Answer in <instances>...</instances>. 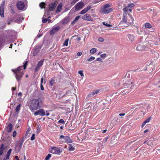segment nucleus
I'll use <instances>...</instances> for the list:
<instances>
[{"instance_id":"obj_33","label":"nucleus","mask_w":160,"mask_h":160,"mask_svg":"<svg viewBox=\"0 0 160 160\" xmlns=\"http://www.w3.org/2000/svg\"><path fill=\"white\" fill-rule=\"evenodd\" d=\"M21 105V104H19L18 105V106L16 107L15 108V111L16 112H18L20 109Z\"/></svg>"},{"instance_id":"obj_24","label":"nucleus","mask_w":160,"mask_h":160,"mask_svg":"<svg viewBox=\"0 0 160 160\" xmlns=\"http://www.w3.org/2000/svg\"><path fill=\"white\" fill-rule=\"evenodd\" d=\"M144 27L146 28H152L151 25L148 22L145 23L144 24Z\"/></svg>"},{"instance_id":"obj_4","label":"nucleus","mask_w":160,"mask_h":160,"mask_svg":"<svg viewBox=\"0 0 160 160\" xmlns=\"http://www.w3.org/2000/svg\"><path fill=\"white\" fill-rule=\"evenodd\" d=\"M62 152V150L60 148L53 147L51 148L50 152L56 154L60 155Z\"/></svg>"},{"instance_id":"obj_23","label":"nucleus","mask_w":160,"mask_h":160,"mask_svg":"<svg viewBox=\"0 0 160 160\" xmlns=\"http://www.w3.org/2000/svg\"><path fill=\"white\" fill-rule=\"evenodd\" d=\"M94 95L92 92H90L86 96V99L88 100L90 99Z\"/></svg>"},{"instance_id":"obj_62","label":"nucleus","mask_w":160,"mask_h":160,"mask_svg":"<svg viewBox=\"0 0 160 160\" xmlns=\"http://www.w3.org/2000/svg\"><path fill=\"white\" fill-rule=\"evenodd\" d=\"M134 86H133L132 87H131L130 88L131 91H132L134 89Z\"/></svg>"},{"instance_id":"obj_30","label":"nucleus","mask_w":160,"mask_h":160,"mask_svg":"<svg viewBox=\"0 0 160 160\" xmlns=\"http://www.w3.org/2000/svg\"><path fill=\"white\" fill-rule=\"evenodd\" d=\"M69 40V39H66L63 43V46H67L68 45V42Z\"/></svg>"},{"instance_id":"obj_39","label":"nucleus","mask_w":160,"mask_h":160,"mask_svg":"<svg viewBox=\"0 0 160 160\" xmlns=\"http://www.w3.org/2000/svg\"><path fill=\"white\" fill-rule=\"evenodd\" d=\"M110 6L109 4H106L103 6V9L108 8H109Z\"/></svg>"},{"instance_id":"obj_2","label":"nucleus","mask_w":160,"mask_h":160,"mask_svg":"<svg viewBox=\"0 0 160 160\" xmlns=\"http://www.w3.org/2000/svg\"><path fill=\"white\" fill-rule=\"evenodd\" d=\"M127 12L123 11V14L122 17V20L120 22V24H122V23H127V25L125 26L126 27L128 26L130 24H131L133 23L134 22V19L132 17V16L130 14H128L129 17L130 18V20H128V21H127Z\"/></svg>"},{"instance_id":"obj_54","label":"nucleus","mask_w":160,"mask_h":160,"mask_svg":"<svg viewBox=\"0 0 160 160\" xmlns=\"http://www.w3.org/2000/svg\"><path fill=\"white\" fill-rule=\"evenodd\" d=\"M16 135H17L16 132L15 131L13 132V137H15L16 136Z\"/></svg>"},{"instance_id":"obj_34","label":"nucleus","mask_w":160,"mask_h":160,"mask_svg":"<svg viewBox=\"0 0 160 160\" xmlns=\"http://www.w3.org/2000/svg\"><path fill=\"white\" fill-rule=\"evenodd\" d=\"M68 148L70 151H72L75 150V148L73 147L71 144H69Z\"/></svg>"},{"instance_id":"obj_53","label":"nucleus","mask_w":160,"mask_h":160,"mask_svg":"<svg viewBox=\"0 0 160 160\" xmlns=\"http://www.w3.org/2000/svg\"><path fill=\"white\" fill-rule=\"evenodd\" d=\"M96 60L98 61L101 62H102V60L100 58H97Z\"/></svg>"},{"instance_id":"obj_14","label":"nucleus","mask_w":160,"mask_h":160,"mask_svg":"<svg viewBox=\"0 0 160 160\" xmlns=\"http://www.w3.org/2000/svg\"><path fill=\"white\" fill-rule=\"evenodd\" d=\"M82 18L84 20L88 21H91L92 20L91 17L89 14H88L83 16L82 17Z\"/></svg>"},{"instance_id":"obj_29","label":"nucleus","mask_w":160,"mask_h":160,"mask_svg":"<svg viewBox=\"0 0 160 160\" xmlns=\"http://www.w3.org/2000/svg\"><path fill=\"white\" fill-rule=\"evenodd\" d=\"M129 92L128 89H125L123 90V92L121 93L122 95H124L128 93Z\"/></svg>"},{"instance_id":"obj_32","label":"nucleus","mask_w":160,"mask_h":160,"mask_svg":"<svg viewBox=\"0 0 160 160\" xmlns=\"http://www.w3.org/2000/svg\"><path fill=\"white\" fill-rule=\"evenodd\" d=\"M99 92V90L97 89V90H94L92 92V93L93 94V95L94 96L97 94H98Z\"/></svg>"},{"instance_id":"obj_8","label":"nucleus","mask_w":160,"mask_h":160,"mask_svg":"<svg viewBox=\"0 0 160 160\" xmlns=\"http://www.w3.org/2000/svg\"><path fill=\"white\" fill-rule=\"evenodd\" d=\"M34 114L35 116L39 115L42 116H43L45 115L46 114L45 111L43 109H40L38 111L35 112L34 113Z\"/></svg>"},{"instance_id":"obj_60","label":"nucleus","mask_w":160,"mask_h":160,"mask_svg":"<svg viewBox=\"0 0 160 160\" xmlns=\"http://www.w3.org/2000/svg\"><path fill=\"white\" fill-rule=\"evenodd\" d=\"M43 79H44L42 77L41 79V83L40 84H42V83L43 81Z\"/></svg>"},{"instance_id":"obj_21","label":"nucleus","mask_w":160,"mask_h":160,"mask_svg":"<svg viewBox=\"0 0 160 160\" xmlns=\"http://www.w3.org/2000/svg\"><path fill=\"white\" fill-rule=\"evenodd\" d=\"M5 149L4 147V145L3 144H1L0 148V156L2 155L3 150Z\"/></svg>"},{"instance_id":"obj_38","label":"nucleus","mask_w":160,"mask_h":160,"mask_svg":"<svg viewBox=\"0 0 160 160\" xmlns=\"http://www.w3.org/2000/svg\"><path fill=\"white\" fill-rule=\"evenodd\" d=\"M51 157V155L50 154H48L46 157L45 160H49Z\"/></svg>"},{"instance_id":"obj_58","label":"nucleus","mask_w":160,"mask_h":160,"mask_svg":"<svg viewBox=\"0 0 160 160\" xmlns=\"http://www.w3.org/2000/svg\"><path fill=\"white\" fill-rule=\"evenodd\" d=\"M115 87H118L119 85V82H116L115 83Z\"/></svg>"},{"instance_id":"obj_52","label":"nucleus","mask_w":160,"mask_h":160,"mask_svg":"<svg viewBox=\"0 0 160 160\" xmlns=\"http://www.w3.org/2000/svg\"><path fill=\"white\" fill-rule=\"evenodd\" d=\"M86 12H87L86 11H85V9H83L81 12L80 13L81 14H83L85 13Z\"/></svg>"},{"instance_id":"obj_11","label":"nucleus","mask_w":160,"mask_h":160,"mask_svg":"<svg viewBox=\"0 0 160 160\" xmlns=\"http://www.w3.org/2000/svg\"><path fill=\"white\" fill-rule=\"evenodd\" d=\"M24 18H17L16 17H15L13 18L12 19H11V21L12 22H15L19 23L22 22V20H23Z\"/></svg>"},{"instance_id":"obj_56","label":"nucleus","mask_w":160,"mask_h":160,"mask_svg":"<svg viewBox=\"0 0 160 160\" xmlns=\"http://www.w3.org/2000/svg\"><path fill=\"white\" fill-rule=\"evenodd\" d=\"M82 52H78L77 53V55L78 56H81L82 55Z\"/></svg>"},{"instance_id":"obj_46","label":"nucleus","mask_w":160,"mask_h":160,"mask_svg":"<svg viewBox=\"0 0 160 160\" xmlns=\"http://www.w3.org/2000/svg\"><path fill=\"white\" fill-rule=\"evenodd\" d=\"M35 134H33L32 135V136L31 138V141H33L35 139Z\"/></svg>"},{"instance_id":"obj_59","label":"nucleus","mask_w":160,"mask_h":160,"mask_svg":"<svg viewBox=\"0 0 160 160\" xmlns=\"http://www.w3.org/2000/svg\"><path fill=\"white\" fill-rule=\"evenodd\" d=\"M65 137V136H64L63 135H61L60 136V139H62V138H63L64 139Z\"/></svg>"},{"instance_id":"obj_31","label":"nucleus","mask_w":160,"mask_h":160,"mask_svg":"<svg viewBox=\"0 0 160 160\" xmlns=\"http://www.w3.org/2000/svg\"><path fill=\"white\" fill-rule=\"evenodd\" d=\"M80 18V16H78L76 17L75 18L74 20L72 22L71 24H73L76 21H77V20H78Z\"/></svg>"},{"instance_id":"obj_16","label":"nucleus","mask_w":160,"mask_h":160,"mask_svg":"<svg viewBox=\"0 0 160 160\" xmlns=\"http://www.w3.org/2000/svg\"><path fill=\"white\" fill-rule=\"evenodd\" d=\"M56 6V5L55 3H52L49 5V11H53Z\"/></svg>"},{"instance_id":"obj_44","label":"nucleus","mask_w":160,"mask_h":160,"mask_svg":"<svg viewBox=\"0 0 160 160\" xmlns=\"http://www.w3.org/2000/svg\"><path fill=\"white\" fill-rule=\"evenodd\" d=\"M79 0H73L71 2V4L72 6L74 5Z\"/></svg>"},{"instance_id":"obj_61","label":"nucleus","mask_w":160,"mask_h":160,"mask_svg":"<svg viewBox=\"0 0 160 160\" xmlns=\"http://www.w3.org/2000/svg\"><path fill=\"white\" fill-rule=\"evenodd\" d=\"M107 140H108L107 138H104V140H103V141L105 143V142H106L107 141Z\"/></svg>"},{"instance_id":"obj_43","label":"nucleus","mask_w":160,"mask_h":160,"mask_svg":"<svg viewBox=\"0 0 160 160\" xmlns=\"http://www.w3.org/2000/svg\"><path fill=\"white\" fill-rule=\"evenodd\" d=\"M42 19V22L43 23H45L48 21V19L47 18H43Z\"/></svg>"},{"instance_id":"obj_57","label":"nucleus","mask_w":160,"mask_h":160,"mask_svg":"<svg viewBox=\"0 0 160 160\" xmlns=\"http://www.w3.org/2000/svg\"><path fill=\"white\" fill-rule=\"evenodd\" d=\"M125 113H119L118 114L119 116H125Z\"/></svg>"},{"instance_id":"obj_42","label":"nucleus","mask_w":160,"mask_h":160,"mask_svg":"<svg viewBox=\"0 0 160 160\" xmlns=\"http://www.w3.org/2000/svg\"><path fill=\"white\" fill-rule=\"evenodd\" d=\"M27 64H28V61H25L24 65H23V66L24 69H26V68Z\"/></svg>"},{"instance_id":"obj_26","label":"nucleus","mask_w":160,"mask_h":160,"mask_svg":"<svg viewBox=\"0 0 160 160\" xmlns=\"http://www.w3.org/2000/svg\"><path fill=\"white\" fill-rule=\"evenodd\" d=\"M138 82L137 81V80L136 78H132L130 82H129V84L135 83L136 82Z\"/></svg>"},{"instance_id":"obj_7","label":"nucleus","mask_w":160,"mask_h":160,"mask_svg":"<svg viewBox=\"0 0 160 160\" xmlns=\"http://www.w3.org/2000/svg\"><path fill=\"white\" fill-rule=\"evenodd\" d=\"M148 48L144 46L142 44H138L136 47V49L138 51H142L143 50H148Z\"/></svg>"},{"instance_id":"obj_17","label":"nucleus","mask_w":160,"mask_h":160,"mask_svg":"<svg viewBox=\"0 0 160 160\" xmlns=\"http://www.w3.org/2000/svg\"><path fill=\"white\" fill-rule=\"evenodd\" d=\"M12 151V149L11 148L8 151L7 155L5 158H4L3 160H7L9 158Z\"/></svg>"},{"instance_id":"obj_18","label":"nucleus","mask_w":160,"mask_h":160,"mask_svg":"<svg viewBox=\"0 0 160 160\" xmlns=\"http://www.w3.org/2000/svg\"><path fill=\"white\" fill-rule=\"evenodd\" d=\"M134 4L132 3L129 4L128 6L126 7L125 8L123 9V11L127 12H128V8H132L134 6Z\"/></svg>"},{"instance_id":"obj_27","label":"nucleus","mask_w":160,"mask_h":160,"mask_svg":"<svg viewBox=\"0 0 160 160\" xmlns=\"http://www.w3.org/2000/svg\"><path fill=\"white\" fill-rule=\"evenodd\" d=\"M97 50L96 48H93L91 49L90 51V53L91 54H93L97 52Z\"/></svg>"},{"instance_id":"obj_22","label":"nucleus","mask_w":160,"mask_h":160,"mask_svg":"<svg viewBox=\"0 0 160 160\" xmlns=\"http://www.w3.org/2000/svg\"><path fill=\"white\" fill-rule=\"evenodd\" d=\"M61 22L62 24H65L68 23L69 22V20L68 18H66L62 20Z\"/></svg>"},{"instance_id":"obj_25","label":"nucleus","mask_w":160,"mask_h":160,"mask_svg":"<svg viewBox=\"0 0 160 160\" xmlns=\"http://www.w3.org/2000/svg\"><path fill=\"white\" fill-rule=\"evenodd\" d=\"M62 6V3H60L58 5L57 8L56 12H59L61 10Z\"/></svg>"},{"instance_id":"obj_5","label":"nucleus","mask_w":160,"mask_h":160,"mask_svg":"<svg viewBox=\"0 0 160 160\" xmlns=\"http://www.w3.org/2000/svg\"><path fill=\"white\" fill-rule=\"evenodd\" d=\"M84 3L82 1H80L77 3L75 6V11H76L80 10L84 6Z\"/></svg>"},{"instance_id":"obj_49","label":"nucleus","mask_w":160,"mask_h":160,"mask_svg":"<svg viewBox=\"0 0 160 160\" xmlns=\"http://www.w3.org/2000/svg\"><path fill=\"white\" fill-rule=\"evenodd\" d=\"M98 40L99 42H102L104 41L103 38H99L98 39Z\"/></svg>"},{"instance_id":"obj_47","label":"nucleus","mask_w":160,"mask_h":160,"mask_svg":"<svg viewBox=\"0 0 160 160\" xmlns=\"http://www.w3.org/2000/svg\"><path fill=\"white\" fill-rule=\"evenodd\" d=\"M106 53H103L101 55L100 57L101 58H104L106 57Z\"/></svg>"},{"instance_id":"obj_35","label":"nucleus","mask_w":160,"mask_h":160,"mask_svg":"<svg viewBox=\"0 0 160 160\" xmlns=\"http://www.w3.org/2000/svg\"><path fill=\"white\" fill-rule=\"evenodd\" d=\"M45 5L46 4L44 2H41L39 4L40 7L42 9L44 8Z\"/></svg>"},{"instance_id":"obj_36","label":"nucleus","mask_w":160,"mask_h":160,"mask_svg":"<svg viewBox=\"0 0 160 160\" xmlns=\"http://www.w3.org/2000/svg\"><path fill=\"white\" fill-rule=\"evenodd\" d=\"M151 117H149L148 118L146 119L144 121V123H145L146 124L147 123L149 122H150V120H151Z\"/></svg>"},{"instance_id":"obj_48","label":"nucleus","mask_w":160,"mask_h":160,"mask_svg":"<svg viewBox=\"0 0 160 160\" xmlns=\"http://www.w3.org/2000/svg\"><path fill=\"white\" fill-rule=\"evenodd\" d=\"M58 122L64 124L65 121L62 119H60L59 121Z\"/></svg>"},{"instance_id":"obj_15","label":"nucleus","mask_w":160,"mask_h":160,"mask_svg":"<svg viewBox=\"0 0 160 160\" xmlns=\"http://www.w3.org/2000/svg\"><path fill=\"white\" fill-rule=\"evenodd\" d=\"M113 10V9L112 8L103 9L102 10V12L105 14H107Z\"/></svg>"},{"instance_id":"obj_50","label":"nucleus","mask_w":160,"mask_h":160,"mask_svg":"<svg viewBox=\"0 0 160 160\" xmlns=\"http://www.w3.org/2000/svg\"><path fill=\"white\" fill-rule=\"evenodd\" d=\"M78 73H79L82 76H84L83 71L82 70L79 71H78Z\"/></svg>"},{"instance_id":"obj_40","label":"nucleus","mask_w":160,"mask_h":160,"mask_svg":"<svg viewBox=\"0 0 160 160\" xmlns=\"http://www.w3.org/2000/svg\"><path fill=\"white\" fill-rule=\"evenodd\" d=\"M95 59V58L94 57L92 56L88 59L87 60V61L89 62H91L93 60H94Z\"/></svg>"},{"instance_id":"obj_63","label":"nucleus","mask_w":160,"mask_h":160,"mask_svg":"<svg viewBox=\"0 0 160 160\" xmlns=\"http://www.w3.org/2000/svg\"><path fill=\"white\" fill-rule=\"evenodd\" d=\"M23 141H21V142H20L19 143V146H20V147H22V143H23Z\"/></svg>"},{"instance_id":"obj_41","label":"nucleus","mask_w":160,"mask_h":160,"mask_svg":"<svg viewBox=\"0 0 160 160\" xmlns=\"http://www.w3.org/2000/svg\"><path fill=\"white\" fill-rule=\"evenodd\" d=\"M102 24L104 25L107 26V27H111L112 25L110 24H108L107 23H106L105 22H103Z\"/></svg>"},{"instance_id":"obj_9","label":"nucleus","mask_w":160,"mask_h":160,"mask_svg":"<svg viewBox=\"0 0 160 160\" xmlns=\"http://www.w3.org/2000/svg\"><path fill=\"white\" fill-rule=\"evenodd\" d=\"M17 8L20 10L23 9L25 7L24 3L22 1H19L17 3Z\"/></svg>"},{"instance_id":"obj_28","label":"nucleus","mask_w":160,"mask_h":160,"mask_svg":"<svg viewBox=\"0 0 160 160\" xmlns=\"http://www.w3.org/2000/svg\"><path fill=\"white\" fill-rule=\"evenodd\" d=\"M55 83V80L53 79H51L49 82V85L52 86Z\"/></svg>"},{"instance_id":"obj_20","label":"nucleus","mask_w":160,"mask_h":160,"mask_svg":"<svg viewBox=\"0 0 160 160\" xmlns=\"http://www.w3.org/2000/svg\"><path fill=\"white\" fill-rule=\"evenodd\" d=\"M64 140H65V142L72 143V140L70 139V137L68 136H65Z\"/></svg>"},{"instance_id":"obj_12","label":"nucleus","mask_w":160,"mask_h":160,"mask_svg":"<svg viewBox=\"0 0 160 160\" xmlns=\"http://www.w3.org/2000/svg\"><path fill=\"white\" fill-rule=\"evenodd\" d=\"M60 28V27L59 26H56L52 28L50 32V35H53L55 33L59 30Z\"/></svg>"},{"instance_id":"obj_10","label":"nucleus","mask_w":160,"mask_h":160,"mask_svg":"<svg viewBox=\"0 0 160 160\" xmlns=\"http://www.w3.org/2000/svg\"><path fill=\"white\" fill-rule=\"evenodd\" d=\"M127 40L128 41L132 42L135 40V37L134 35L132 34H128L127 35Z\"/></svg>"},{"instance_id":"obj_3","label":"nucleus","mask_w":160,"mask_h":160,"mask_svg":"<svg viewBox=\"0 0 160 160\" xmlns=\"http://www.w3.org/2000/svg\"><path fill=\"white\" fill-rule=\"evenodd\" d=\"M12 71L14 73L15 77L18 81L21 80L24 75L23 71L21 66L18 67L17 69L12 70Z\"/></svg>"},{"instance_id":"obj_37","label":"nucleus","mask_w":160,"mask_h":160,"mask_svg":"<svg viewBox=\"0 0 160 160\" xmlns=\"http://www.w3.org/2000/svg\"><path fill=\"white\" fill-rule=\"evenodd\" d=\"M92 7L90 5H88L87 6V7L85 8H84V9L85 10V11L87 12L89 10H90L91 8Z\"/></svg>"},{"instance_id":"obj_19","label":"nucleus","mask_w":160,"mask_h":160,"mask_svg":"<svg viewBox=\"0 0 160 160\" xmlns=\"http://www.w3.org/2000/svg\"><path fill=\"white\" fill-rule=\"evenodd\" d=\"M12 125L11 123L9 124L7 128V132H10L12 130Z\"/></svg>"},{"instance_id":"obj_45","label":"nucleus","mask_w":160,"mask_h":160,"mask_svg":"<svg viewBox=\"0 0 160 160\" xmlns=\"http://www.w3.org/2000/svg\"><path fill=\"white\" fill-rule=\"evenodd\" d=\"M38 52L37 50H34L33 52V55L34 56H35L38 53Z\"/></svg>"},{"instance_id":"obj_55","label":"nucleus","mask_w":160,"mask_h":160,"mask_svg":"<svg viewBox=\"0 0 160 160\" xmlns=\"http://www.w3.org/2000/svg\"><path fill=\"white\" fill-rule=\"evenodd\" d=\"M40 88L42 90H43L44 88L42 85V84H40Z\"/></svg>"},{"instance_id":"obj_1","label":"nucleus","mask_w":160,"mask_h":160,"mask_svg":"<svg viewBox=\"0 0 160 160\" xmlns=\"http://www.w3.org/2000/svg\"><path fill=\"white\" fill-rule=\"evenodd\" d=\"M42 102L40 99H33L31 101L29 107L32 112H33L34 111L42 107Z\"/></svg>"},{"instance_id":"obj_64","label":"nucleus","mask_w":160,"mask_h":160,"mask_svg":"<svg viewBox=\"0 0 160 160\" xmlns=\"http://www.w3.org/2000/svg\"><path fill=\"white\" fill-rule=\"evenodd\" d=\"M145 124H146V123H144V122H143L141 125V127L143 128L144 126L145 125Z\"/></svg>"},{"instance_id":"obj_6","label":"nucleus","mask_w":160,"mask_h":160,"mask_svg":"<svg viewBox=\"0 0 160 160\" xmlns=\"http://www.w3.org/2000/svg\"><path fill=\"white\" fill-rule=\"evenodd\" d=\"M5 4V2L3 1L2 2L0 7V15L2 17H4V6Z\"/></svg>"},{"instance_id":"obj_13","label":"nucleus","mask_w":160,"mask_h":160,"mask_svg":"<svg viewBox=\"0 0 160 160\" xmlns=\"http://www.w3.org/2000/svg\"><path fill=\"white\" fill-rule=\"evenodd\" d=\"M44 60H41L40 61H39V62L38 63V64H37V66L36 67L35 71V72L37 71L41 67V66L43 64V62H44Z\"/></svg>"},{"instance_id":"obj_51","label":"nucleus","mask_w":160,"mask_h":160,"mask_svg":"<svg viewBox=\"0 0 160 160\" xmlns=\"http://www.w3.org/2000/svg\"><path fill=\"white\" fill-rule=\"evenodd\" d=\"M86 12H87L86 11H85V9H83L81 12L80 13L81 14H83L85 13Z\"/></svg>"}]
</instances>
